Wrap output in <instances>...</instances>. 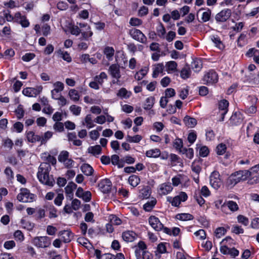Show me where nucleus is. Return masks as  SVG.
<instances>
[{"mask_svg":"<svg viewBox=\"0 0 259 259\" xmlns=\"http://www.w3.org/2000/svg\"><path fill=\"white\" fill-rule=\"evenodd\" d=\"M110 222L112 225H119L122 223L121 220L117 216L114 214H111L109 216Z\"/></svg>","mask_w":259,"mask_h":259,"instance_id":"37998d69","label":"nucleus"},{"mask_svg":"<svg viewBox=\"0 0 259 259\" xmlns=\"http://www.w3.org/2000/svg\"><path fill=\"white\" fill-rule=\"evenodd\" d=\"M210 184L215 189L220 188L223 185L220 175L218 171H213L210 176Z\"/></svg>","mask_w":259,"mask_h":259,"instance_id":"6e6552de","label":"nucleus"},{"mask_svg":"<svg viewBox=\"0 0 259 259\" xmlns=\"http://www.w3.org/2000/svg\"><path fill=\"white\" fill-rule=\"evenodd\" d=\"M203 79V81H218L219 76L214 70H209L205 73Z\"/></svg>","mask_w":259,"mask_h":259,"instance_id":"a211bd4d","label":"nucleus"},{"mask_svg":"<svg viewBox=\"0 0 259 259\" xmlns=\"http://www.w3.org/2000/svg\"><path fill=\"white\" fill-rule=\"evenodd\" d=\"M129 34L135 40L142 44L146 43L147 37L140 30L133 28L130 30Z\"/></svg>","mask_w":259,"mask_h":259,"instance_id":"0eeeda50","label":"nucleus"},{"mask_svg":"<svg viewBox=\"0 0 259 259\" xmlns=\"http://www.w3.org/2000/svg\"><path fill=\"white\" fill-rule=\"evenodd\" d=\"M104 52L106 58L110 60L114 54V50L112 47H107L105 48Z\"/></svg>","mask_w":259,"mask_h":259,"instance_id":"de8ad7c7","label":"nucleus"},{"mask_svg":"<svg viewBox=\"0 0 259 259\" xmlns=\"http://www.w3.org/2000/svg\"><path fill=\"white\" fill-rule=\"evenodd\" d=\"M81 171L86 176H90L93 174L94 169L88 163H84L80 167Z\"/></svg>","mask_w":259,"mask_h":259,"instance_id":"b1692460","label":"nucleus"},{"mask_svg":"<svg viewBox=\"0 0 259 259\" xmlns=\"http://www.w3.org/2000/svg\"><path fill=\"white\" fill-rule=\"evenodd\" d=\"M237 219L238 223L242 224L244 226H246L249 224L248 219L243 215L240 214L238 215Z\"/></svg>","mask_w":259,"mask_h":259,"instance_id":"4d7b16f0","label":"nucleus"},{"mask_svg":"<svg viewBox=\"0 0 259 259\" xmlns=\"http://www.w3.org/2000/svg\"><path fill=\"white\" fill-rule=\"evenodd\" d=\"M90 138L94 141L97 140L100 136V133L98 130H92L89 133Z\"/></svg>","mask_w":259,"mask_h":259,"instance_id":"69168bd1","label":"nucleus"},{"mask_svg":"<svg viewBox=\"0 0 259 259\" xmlns=\"http://www.w3.org/2000/svg\"><path fill=\"white\" fill-rule=\"evenodd\" d=\"M157 201L155 198H153L151 201H148L143 205V208L145 211H151L156 204Z\"/></svg>","mask_w":259,"mask_h":259,"instance_id":"f704fd0d","label":"nucleus"},{"mask_svg":"<svg viewBox=\"0 0 259 259\" xmlns=\"http://www.w3.org/2000/svg\"><path fill=\"white\" fill-rule=\"evenodd\" d=\"M51 166L48 163H41L37 174V178L42 184L53 186L55 181L52 176L49 175Z\"/></svg>","mask_w":259,"mask_h":259,"instance_id":"f257e3e1","label":"nucleus"},{"mask_svg":"<svg viewBox=\"0 0 259 259\" xmlns=\"http://www.w3.org/2000/svg\"><path fill=\"white\" fill-rule=\"evenodd\" d=\"M227 150V146L225 144L221 143L219 144L216 148V152L218 155L224 154Z\"/></svg>","mask_w":259,"mask_h":259,"instance_id":"49530a36","label":"nucleus"},{"mask_svg":"<svg viewBox=\"0 0 259 259\" xmlns=\"http://www.w3.org/2000/svg\"><path fill=\"white\" fill-rule=\"evenodd\" d=\"M59 56L67 62L71 61V58L69 53L64 51L59 50L58 52Z\"/></svg>","mask_w":259,"mask_h":259,"instance_id":"ea45409f","label":"nucleus"},{"mask_svg":"<svg viewBox=\"0 0 259 259\" xmlns=\"http://www.w3.org/2000/svg\"><path fill=\"white\" fill-rule=\"evenodd\" d=\"M94 122L95 120L93 119L92 115L91 114H88L85 117L84 121L82 122V124L88 128H91L95 126Z\"/></svg>","mask_w":259,"mask_h":259,"instance_id":"5701e85b","label":"nucleus"},{"mask_svg":"<svg viewBox=\"0 0 259 259\" xmlns=\"http://www.w3.org/2000/svg\"><path fill=\"white\" fill-rule=\"evenodd\" d=\"M173 147L179 152H183V142L180 138H176L173 142Z\"/></svg>","mask_w":259,"mask_h":259,"instance_id":"7c9ffc66","label":"nucleus"},{"mask_svg":"<svg viewBox=\"0 0 259 259\" xmlns=\"http://www.w3.org/2000/svg\"><path fill=\"white\" fill-rule=\"evenodd\" d=\"M32 243L37 247L47 248L51 244V239L48 236L35 237L33 239Z\"/></svg>","mask_w":259,"mask_h":259,"instance_id":"39448f33","label":"nucleus"},{"mask_svg":"<svg viewBox=\"0 0 259 259\" xmlns=\"http://www.w3.org/2000/svg\"><path fill=\"white\" fill-rule=\"evenodd\" d=\"M226 232V230L224 227H219L215 231V236L217 238H220L224 235Z\"/></svg>","mask_w":259,"mask_h":259,"instance_id":"052dcab7","label":"nucleus"},{"mask_svg":"<svg viewBox=\"0 0 259 259\" xmlns=\"http://www.w3.org/2000/svg\"><path fill=\"white\" fill-rule=\"evenodd\" d=\"M242 121V118L240 113L235 112L230 118V123L233 125H237Z\"/></svg>","mask_w":259,"mask_h":259,"instance_id":"aec40b11","label":"nucleus"},{"mask_svg":"<svg viewBox=\"0 0 259 259\" xmlns=\"http://www.w3.org/2000/svg\"><path fill=\"white\" fill-rule=\"evenodd\" d=\"M142 139V137L139 135L134 136L127 135L126 137V141L130 143H139Z\"/></svg>","mask_w":259,"mask_h":259,"instance_id":"58836bf2","label":"nucleus"},{"mask_svg":"<svg viewBox=\"0 0 259 259\" xmlns=\"http://www.w3.org/2000/svg\"><path fill=\"white\" fill-rule=\"evenodd\" d=\"M155 103V98L153 97H149L145 100L144 104V109L145 110H150L153 106Z\"/></svg>","mask_w":259,"mask_h":259,"instance_id":"c756f323","label":"nucleus"},{"mask_svg":"<svg viewBox=\"0 0 259 259\" xmlns=\"http://www.w3.org/2000/svg\"><path fill=\"white\" fill-rule=\"evenodd\" d=\"M165 67L167 71H174L177 69V63L173 61H169L166 63Z\"/></svg>","mask_w":259,"mask_h":259,"instance_id":"c03bdc74","label":"nucleus"},{"mask_svg":"<svg viewBox=\"0 0 259 259\" xmlns=\"http://www.w3.org/2000/svg\"><path fill=\"white\" fill-rule=\"evenodd\" d=\"M26 138L27 140L31 143H34L36 141H39L41 140V137L35 135L34 132L32 131L28 132L26 133Z\"/></svg>","mask_w":259,"mask_h":259,"instance_id":"c85d7f7f","label":"nucleus"},{"mask_svg":"<svg viewBox=\"0 0 259 259\" xmlns=\"http://www.w3.org/2000/svg\"><path fill=\"white\" fill-rule=\"evenodd\" d=\"M64 199V195L62 193L58 194L57 197L55 198L54 200L55 204L57 206L61 205L62 203V201Z\"/></svg>","mask_w":259,"mask_h":259,"instance_id":"680f3d73","label":"nucleus"},{"mask_svg":"<svg viewBox=\"0 0 259 259\" xmlns=\"http://www.w3.org/2000/svg\"><path fill=\"white\" fill-rule=\"evenodd\" d=\"M42 101L44 102L45 105V107L42 109V112L48 114H51L53 112V109L48 104V101L46 99H43Z\"/></svg>","mask_w":259,"mask_h":259,"instance_id":"4c0bfd02","label":"nucleus"},{"mask_svg":"<svg viewBox=\"0 0 259 259\" xmlns=\"http://www.w3.org/2000/svg\"><path fill=\"white\" fill-rule=\"evenodd\" d=\"M249 177L250 172L247 170H239L229 176L227 184L228 186L232 187L240 182L246 180Z\"/></svg>","mask_w":259,"mask_h":259,"instance_id":"f03ea898","label":"nucleus"},{"mask_svg":"<svg viewBox=\"0 0 259 259\" xmlns=\"http://www.w3.org/2000/svg\"><path fill=\"white\" fill-rule=\"evenodd\" d=\"M151 194L150 190L148 187H145L141 189L139 196L142 199L148 198Z\"/></svg>","mask_w":259,"mask_h":259,"instance_id":"c9c22d12","label":"nucleus"},{"mask_svg":"<svg viewBox=\"0 0 259 259\" xmlns=\"http://www.w3.org/2000/svg\"><path fill=\"white\" fill-rule=\"evenodd\" d=\"M184 122L185 124L189 127H193L197 124V120L192 117L186 116L184 118Z\"/></svg>","mask_w":259,"mask_h":259,"instance_id":"2f4dec72","label":"nucleus"},{"mask_svg":"<svg viewBox=\"0 0 259 259\" xmlns=\"http://www.w3.org/2000/svg\"><path fill=\"white\" fill-rule=\"evenodd\" d=\"M209 152L208 148L206 146H202L200 148L199 155L201 157H206L208 155Z\"/></svg>","mask_w":259,"mask_h":259,"instance_id":"338daca9","label":"nucleus"},{"mask_svg":"<svg viewBox=\"0 0 259 259\" xmlns=\"http://www.w3.org/2000/svg\"><path fill=\"white\" fill-rule=\"evenodd\" d=\"M231 10L229 9L223 10L215 16V20L218 22L226 21L231 15Z\"/></svg>","mask_w":259,"mask_h":259,"instance_id":"9d476101","label":"nucleus"},{"mask_svg":"<svg viewBox=\"0 0 259 259\" xmlns=\"http://www.w3.org/2000/svg\"><path fill=\"white\" fill-rule=\"evenodd\" d=\"M69 96L72 100L74 102L78 101L79 96L78 92L74 90H71L69 93Z\"/></svg>","mask_w":259,"mask_h":259,"instance_id":"864d4df0","label":"nucleus"},{"mask_svg":"<svg viewBox=\"0 0 259 259\" xmlns=\"http://www.w3.org/2000/svg\"><path fill=\"white\" fill-rule=\"evenodd\" d=\"M42 90L41 86H37L36 88H27L22 91L23 94L28 97H35L38 95Z\"/></svg>","mask_w":259,"mask_h":259,"instance_id":"ddd939ff","label":"nucleus"},{"mask_svg":"<svg viewBox=\"0 0 259 259\" xmlns=\"http://www.w3.org/2000/svg\"><path fill=\"white\" fill-rule=\"evenodd\" d=\"M81 202L80 200L77 199H74L72 201L71 207L74 210H77L79 209L80 206Z\"/></svg>","mask_w":259,"mask_h":259,"instance_id":"e2e57ef3","label":"nucleus"},{"mask_svg":"<svg viewBox=\"0 0 259 259\" xmlns=\"http://www.w3.org/2000/svg\"><path fill=\"white\" fill-rule=\"evenodd\" d=\"M59 235L64 242H70L72 236V233L69 230L61 231L59 232Z\"/></svg>","mask_w":259,"mask_h":259,"instance_id":"4be33fe9","label":"nucleus"},{"mask_svg":"<svg viewBox=\"0 0 259 259\" xmlns=\"http://www.w3.org/2000/svg\"><path fill=\"white\" fill-rule=\"evenodd\" d=\"M148 157L157 158L160 156L161 152L158 148L150 149L145 153Z\"/></svg>","mask_w":259,"mask_h":259,"instance_id":"cd10ccee","label":"nucleus"},{"mask_svg":"<svg viewBox=\"0 0 259 259\" xmlns=\"http://www.w3.org/2000/svg\"><path fill=\"white\" fill-rule=\"evenodd\" d=\"M14 21L21 24L23 27H27L29 26V22L26 17L22 15L20 12L15 13Z\"/></svg>","mask_w":259,"mask_h":259,"instance_id":"4468645a","label":"nucleus"},{"mask_svg":"<svg viewBox=\"0 0 259 259\" xmlns=\"http://www.w3.org/2000/svg\"><path fill=\"white\" fill-rule=\"evenodd\" d=\"M239 251L235 248L234 247L228 248L226 253H223L224 254H229L232 257H235L239 255Z\"/></svg>","mask_w":259,"mask_h":259,"instance_id":"603ef678","label":"nucleus"},{"mask_svg":"<svg viewBox=\"0 0 259 259\" xmlns=\"http://www.w3.org/2000/svg\"><path fill=\"white\" fill-rule=\"evenodd\" d=\"M229 106V102L226 100L221 101L219 104V108L220 111V114L222 118L220 121H223L224 116L228 112V107Z\"/></svg>","mask_w":259,"mask_h":259,"instance_id":"f3484780","label":"nucleus"},{"mask_svg":"<svg viewBox=\"0 0 259 259\" xmlns=\"http://www.w3.org/2000/svg\"><path fill=\"white\" fill-rule=\"evenodd\" d=\"M180 75L183 79H187L189 78L191 75L190 68L188 66L184 67L181 71Z\"/></svg>","mask_w":259,"mask_h":259,"instance_id":"473e14b6","label":"nucleus"},{"mask_svg":"<svg viewBox=\"0 0 259 259\" xmlns=\"http://www.w3.org/2000/svg\"><path fill=\"white\" fill-rule=\"evenodd\" d=\"M148 70L149 68L146 66L141 68L138 72L136 73L135 75L136 79L138 80L142 79L147 74Z\"/></svg>","mask_w":259,"mask_h":259,"instance_id":"bb28decb","label":"nucleus"},{"mask_svg":"<svg viewBox=\"0 0 259 259\" xmlns=\"http://www.w3.org/2000/svg\"><path fill=\"white\" fill-rule=\"evenodd\" d=\"M149 223L155 231H159L163 228V224L159 219L155 216H150L148 219Z\"/></svg>","mask_w":259,"mask_h":259,"instance_id":"f8f14e48","label":"nucleus"},{"mask_svg":"<svg viewBox=\"0 0 259 259\" xmlns=\"http://www.w3.org/2000/svg\"><path fill=\"white\" fill-rule=\"evenodd\" d=\"M88 151L93 155L97 156L101 154L102 148L98 145L94 146H90L88 149Z\"/></svg>","mask_w":259,"mask_h":259,"instance_id":"a878e982","label":"nucleus"},{"mask_svg":"<svg viewBox=\"0 0 259 259\" xmlns=\"http://www.w3.org/2000/svg\"><path fill=\"white\" fill-rule=\"evenodd\" d=\"M167 245H168V244L165 242H161L159 243L157 247V252L160 254L166 253Z\"/></svg>","mask_w":259,"mask_h":259,"instance_id":"a18cd8bd","label":"nucleus"},{"mask_svg":"<svg viewBox=\"0 0 259 259\" xmlns=\"http://www.w3.org/2000/svg\"><path fill=\"white\" fill-rule=\"evenodd\" d=\"M130 184L134 187H136L140 182V179L136 175H132L128 178Z\"/></svg>","mask_w":259,"mask_h":259,"instance_id":"e433bc0d","label":"nucleus"},{"mask_svg":"<svg viewBox=\"0 0 259 259\" xmlns=\"http://www.w3.org/2000/svg\"><path fill=\"white\" fill-rule=\"evenodd\" d=\"M131 94L130 92H128L124 88H122L118 91L117 95L121 98L127 99L130 97Z\"/></svg>","mask_w":259,"mask_h":259,"instance_id":"79ce46f5","label":"nucleus"},{"mask_svg":"<svg viewBox=\"0 0 259 259\" xmlns=\"http://www.w3.org/2000/svg\"><path fill=\"white\" fill-rule=\"evenodd\" d=\"M211 11L207 9L206 11L202 13L201 20L202 22H206L209 20L211 16Z\"/></svg>","mask_w":259,"mask_h":259,"instance_id":"8fccbe9b","label":"nucleus"},{"mask_svg":"<svg viewBox=\"0 0 259 259\" xmlns=\"http://www.w3.org/2000/svg\"><path fill=\"white\" fill-rule=\"evenodd\" d=\"M58 161L63 164V165L68 168H71L74 166L75 162L69 158V153L67 151H61L58 156Z\"/></svg>","mask_w":259,"mask_h":259,"instance_id":"20e7f679","label":"nucleus"},{"mask_svg":"<svg viewBox=\"0 0 259 259\" xmlns=\"http://www.w3.org/2000/svg\"><path fill=\"white\" fill-rule=\"evenodd\" d=\"M235 242L230 237H227L220 242V251L222 253H226L228 248L233 246Z\"/></svg>","mask_w":259,"mask_h":259,"instance_id":"1a4fd4ad","label":"nucleus"},{"mask_svg":"<svg viewBox=\"0 0 259 259\" xmlns=\"http://www.w3.org/2000/svg\"><path fill=\"white\" fill-rule=\"evenodd\" d=\"M181 153L185 154L186 157L189 159H192L194 156V151L192 148H184L183 152Z\"/></svg>","mask_w":259,"mask_h":259,"instance_id":"13d9d810","label":"nucleus"},{"mask_svg":"<svg viewBox=\"0 0 259 259\" xmlns=\"http://www.w3.org/2000/svg\"><path fill=\"white\" fill-rule=\"evenodd\" d=\"M17 198L20 202L28 203L33 202L35 200L36 196L30 193L27 189L22 188L20 189V192L18 194Z\"/></svg>","mask_w":259,"mask_h":259,"instance_id":"7ed1b4c3","label":"nucleus"},{"mask_svg":"<svg viewBox=\"0 0 259 259\" xmlns=\"http://www.w3.org/2000/svg\"><path fill=\"white\" fill-rule=\"evenodd\" d=\"M15 245L16 243L13 240L7 241L4 244V247L7 249H12Z\"/></svg>","mask_w":259,"mask_h":259,"instance_id":"774afa93","label":"nucleus"},{"mask_svg":"<svg viewBox=\"0 0 259 259\" xmlns=\"http://www.w3.org/2000/svg\"><path fill=\"white\" fill-rule=\"evenodd\" d=\"M69 109L71 113L75 116H78L80 115L81 111V108L75 105H71Z\"/></svg>","mask_w":259,"mask_h":259,"instance_id":"09e8293b","label":"nucleus"},{"mask_svg":"<svg viewBox=\"0 0 259 259\" xmlns=\"http://www.w3.org/2000/svg\"><path fill=\"white\" fill-rule=\"evenodd\" d=\"M194 235L199 240H204L206 238V233L203 229H200L194 233Z\"/></svg>","mask_w":259,"mask_h":259,"instance_id":"5fc2aeb1","label":"nucleus"},{"mask_svg":"<svg viewBox=\"0 0 259 259\" xmlns=\"http://www.w3.org/2000/svg\"><path fill=\"white\" fill-rule=\"evenodd\" d=\"M232 232L236 234H239L243 233L244 230L241 226L234 225L232 228Z\"/></svg>","mask_w":259,"mask_h":259,"instance_id":"0e129e2a","label":"nucleus"},{"mask_svg":"<svg viewBox=\"0 0 259 259\" xmlns=\"http://www.w3.org/2000/svg\"><path fill=\"white\" fill-rule=\"evenodd\" d=\"M110 161L113 165H118L119 168L123 167V165L119 162V157L117 155H113L110 159Z\"/></svg>","mask_w":259,"mask_h":259,"instance_id":"3c124183","label":"nucleus"},{"mask_svg":"<svg viewBox=\"0 0 259 259\" xmlns=\"http://www.w3.org/2000/svg\"><path fill=\"white\" fill-rule=\"evenodd\" d=\"M227 205L232 211H237L239 207L237 204L233 201H229L227 202Z\"/></svg>","mask_w":259,"mask_h":259,"instance_id":"bf43d9fd","label":"nucleus"},{"mask_svg":"<svg viewBox=\"0 0 259 259\" xmlns=\"http://www.w3.org/2000/svg\"><path fill=\"white\" fill-rule=\"evenodd\" d=\"M164 67L163 64H157L154 66L153 70L152 77L156 78L158 75L163 72Z\"/></svg>","mask_w":259,"mask_h":259,"instance_id":"393cba45","label":"nucleus"},{"mask_svg":"<svg viewBox=\"0 0 259 259\" xmlns=\"http://www.w3.org/2000/svg\"><path fill=\"white\" fill-rule=\"evenodd\" d=\"M77 188V185L74 182H71L68 183L65 188V192L67 198L70 200H72L73 197V191Z\"/></svg>","mask_w":259,"mask_h":259,"instance_id":"2eb2a0df","label":"nucleus"},{"mask_svg":"<svg viewBox=\"0 0 259 259\" xmlns=\"http://www.w3.org/2000/svg\"><path fill=\"white\" fill-rule=\"evenodd\" d=\"M177 218L178 220L186 221L193 220V217L190 213H181L178 214L177 215Z\"/></svg>","mask_w":259,"mask_h":259,"instance_id":"a19ab883","label":"nucleus"},{"mask_svg":"<svg viewBox=\"0 0 259 259\" xmlns=\"http://www.w3.org/2000/svg\"><path fill=\"white\" fill-rule=\"evenodd\" d=\"M111 182L107 179H105L101 181L99 184V187L101 190L104 193L108 192L111 188Z\"/></svg>","mask_w":259,"mask_h":259,"instance_id":"dca6fc26","label":"nucleus"},{"mask_svg":"<svg viewBox=\"0 0 259 259\" xmlns=\"http://www.w3.org/2000/svg\"><path fill=\"white\" fill-rule=\"evenodd\" d=\"M109 71L111 76L114 78L118 79L120 77L119 66L117 64L111 65L109 67Z\"/></svg>","mask_w":259,"mask_h":259,"instance_id":"6ab92c4d","label":"nucleus"},{"mask_svg":"<svg viewBox=\"0 0 259 259\" xmlns=\"http://www.w3.org/2000/svg\"><path fill=\"white\" fill-rule=\"evenodd\" d=\"M167 201L171 204V205L175 207L179 206L182 202H184L188 199L187 194L184 192H181L179 194L174 197H167Z\"/></svg>","mask_w":259,"mask_h":259,"instance_id":"423d86ee","label":"nucleus"},{"mask_svg":"<svg viewBox=\"0 0 259 259\" xmlns=\"http://www.w3.org/2000/svg\"><path fill=\"white\" fill-rule=\"evenodd\" d=\"M191 66L192 69L195 72L199 71L202 67L201 61L199 59L194 60L191 63Z\"/></svg>","mask_w":259,"mask_h":259,"instance_id":"72a5a7b5","label":"nucleus"},{"mask_svg":"<svg viewBox=\"0 0 259 259\" xmlns=\"http://www.w3.org/2000/svg\"><path fill=\"white\" fill-rule=\"evenodd\" d=\"M136 237V234L133 231H127L122 233V237L124 241L128 242L133 241Z\"/></svg>","mask_w":259,"mask_h":259,"instance_id":"412c9836","label":"nucleus"},{"mask_svg":"<svg viewBox=\"0 0 259 259\" xmlns=\"http://www.w3.org/2000/svg\"><path fill=\"white\" fill-rule=\"evenodd\" d=\"M173 188L169 183H164L160 184L158 188V193L160 196L166 195L170 193Z\"/></svg>","mask_w":259,"mask_h":259,"instance_id":"9b49d317","label":"nucleus"},{"mask_svg":"<svg viewBox=\"0 0 259 259\" xmlns=\"http://www.w3.org/2000/svg\"><path fill=\"white\" fill-rule=\"evenodd\" d=\"M14 236L15 239L17 241H19L20 242H22L24 240V236L20 230H17L14 233Z\"/></svg>","mask_w":259,"mask_h":259,"instance_id":"6e6d98bb","label":"nucleus"}]
</instances>
